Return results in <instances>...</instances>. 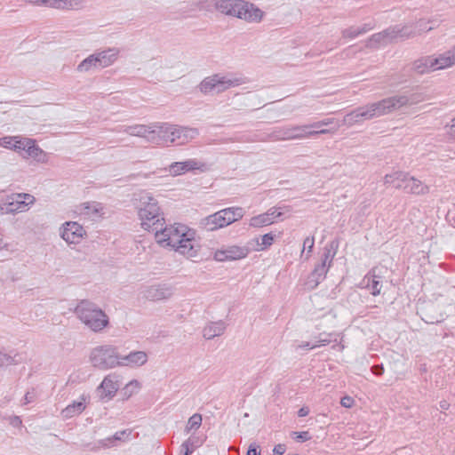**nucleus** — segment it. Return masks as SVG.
Returning a JSON list of instances; mask_svg holds the SVG:
<instances>
[{
    "mask_svg": "<svg viewBox=\"0 0 455 455\" xmlns=\"http://www.w3.org/2000/svg\"><path fill=\"white\" fill-rule=\"evenodd\" d=\"M154 236L161 247L172 248L188 259L199 256L201 246L196 240V231L184 224L167 225L160 230H156Z\"/></svg>",
    "mask_w": 455,
    "mask_h": 455,
    "instance_id": "nucleus-1",
    "label": "nucleus"
},
{
    "mask_svg": "<svg viewBox=\"0 0 455 455\" xmlns=\"http://www.w3.org/2000/svg\"><path fill=\"white\" fill-rule=\"evenodd\" d=\"M140 227L147 232L156 230L158 226L164 224V212L157 199L150 193L140 195L134 204Z\"/></svg>",
    "mask_w": 455,
    "mask_h": 455,
    "instance_id": "nucleus-2",
    "label": "nucleus"
},
{
    "mask_svg": "<svg viewBox=\"0 0 455 455\" xmlns=\"http://www.w3.org/2000/svg\"><path fill=\"white\" fill-rule=\"evenodd\" d=\"M74 313L89 331L100 333L109 327V315L95 302L82 299L75 307Z\"/></svg>",
    "mask_w": 455,
    "mask_h": 455,
    "instance_id": "nucleus-3",
    "label": "nucleus"
},
{
    "mask_svg": "<svg viewBox=\"0 0 455 455\" xmlns=\"http://www.w3.org/2000/svg\"><path fill=\"white\" fill-rule=\"evenodd\" d=\"M198 136L196 128L179 126L169 123H158L156 145L169 147L185 145Z\"/></svg>",
    "mask_w": 455,
    "mask_h": 455,
    "instance_id": "nucleus-4",
    "label": "nucleus"
},
{
    "mask_svg": "<svg viewBox=\"0 0 455 455\" xmlns=\"http://www.w3.org/2000/svg\"><path fill=\"white\" fill-rule=\"evenodd\" d=\"M120 354L116 347L110 344L99 345L92 347L88 355L91 365L100 371L119 367Z\"/></svg>",
    "mask_w": 455,
    "mask_h": 455,
    "instance_id": "nucleus-5",
    "label": "nucleus"
},
{
    "mask_svg": "<svg viewBox=\"0 0 455 455\" xmlns=\"http://www.w3.org/2000/svg\"><path fill=\"white\" fill-rule=\"evenodd\" d=\"M245 83L242 76L232 74H214L205 77L198 85L204 94L220 93Z\"/></svg>",
    "mask_w": 455,
    "mask_h": 455,
    "instance_id": "nucleus-6",
    "label": "nucleus"
},
{
    "mask_svg": "<svg viewBox=\"0 0 455 455\" xmlns=\"http://www.w3.org/2000/svg\"><path fill=\"white\" fill-rule=\"evenodd\" d=\"M244 210L241 207H229L220 210L202 220V226L209 231L225 228L235 221L241 220Z\"/></svg>",
    "mask_w": 455,
    "mask_h": 455,
    "instance_id": "nucleus-7",
    "label": "nucleus"
},
{
    "mask_svg": "<svg viewBox=\"0 0 455 455\" xmlns=\"http://www.w3.org/2000/svg\"><path fill=\"white\" fill-rule=\"evenodd\" d=\"M60 237L69 246L79 245L88 237L86 228L77 221H66L59 228Z\"/></svg>",
    "mask_w": 455,
    "mask_h": 455,
    "instance_id": "nucleus-8",
    "label": "nucleus"
},
{
    "mask_svg": "<svg viewBox=\"0 0 455 455\" xmlns=\"http://www.w3.org/2000/svg\"><path fill=\"white\" fill-rule=\"evenodd\" d=\"M334 132L330 129H321V130H310L308 125H301V126H290L281 128L276 132L275 138L276 140H301L306 139L313 135L317 134H326Z\"/></svg>",
    "mask_w": 455,
    "mask_h": 455,
    "instance_id": "nucleus-9",
    "label": "nucleus"
},
{
    "mask_svg": "<svg viewBox=\"0 0 455 455\" xmlns=\"http://www.w3.org/2000/svg\"><path fill=\"white\" fill-rule=\"evenodd\" d=\"M249 253L250 250L246 246L228 244L215 250L212 258L217 262L235 261L245 259Z\"/></svg>",
    "mask_w": 455,
    "mask_h": 455,
    "instance_id": "nucleus-10",
    "label": "nucleus"
},
{
    "mask_svg": "<svg viewBox=\"0 0 455 455\" xmlns=\"http://www.w3.org/2000/svg\"><path fill=\"white\" fill-rule=\"evenodd\" d=\"M205 169V164L196 158H188L184 161L172 162L164 168L168 175L172 178L185 175L188 172L196 171L204 172Z\"/></svg>",
    "mask_w": 455,
    "mask_h": 455,
    "instance_id": "nucleus-11",
    "label": "nucleus"
},
{
    "mask_svg": "<svg viewBox=\"0 0 455 455\" xmlns=\"http://www.w3.org/2000/svg\"><path fill=\"white\" fill-rule=\"evenodd\" d=\"M289 212L290 209L288 206L271 207L266 212L251 217L249 220V225L252 228L269 226L278 220H282Z\"/></svg>",
    "mask_w": 455,
    "mask_h": 455,
    "instance_id": "nucleus-12",
    "label": "nucleus"
},
{
    "mask_svg": "<svg viewBox=\"0 0 455 455\" xmlns=\"http://www.w3.org/2000/svg\"><path fill=\"white\" fill-rule=\"evenodd\" d=\"M36 198L28 193H20L10 196L5 203V213L24 212L33 205Z\"/></svg>",
    "mask_w": 455,
    "mask_h": 455,
    "instance_id": "nucleus-13",
    "label": "nucleus"
},
{
    "mask_svg": "<svg viewBox=\"0 0 455 455\" xmlns=\"http://www.w3.org/2000/svg\"><path fill=\"white\" fill-rule=\"evenodd\" d=\"M237 11L238 14L236 18L247 23H260L266 16L263 10L253 3L245 0H241L239 10Z\"/></svg>",
    "mask_w": 455,
    "mask_h": 455,
    "instance_id": "nucleus-14",
    "label": "nucleus"
},
{
    "mask_svg": "<svg viewBox=\"0 0 455 455\" xmlns=\"http://www.w3.org/2000/svg\"><path fill=\"white\" fill-rule=\"evenodd\" d=\"M120 387L119 378L116 374H108L104 377L99 387L97 394L100 400L108 402L112 400Z\"/></svg>",
    "mask_w": 455,
    "mask_h": 455,
    "instance_id": "nucleus-15",
    "label": "nucleus"
},
{
    "mask_svg": "<svg viewBox=\"0 0 455 455\" xmlns=\"http://www.w3.org/2000/svg\"><path fill=\"white\" fill-rule=\"evenodd\" d=\"M142 296L148 301H162L170 299L172 296V289L166 283H155L145 287Z\"/></svg>",
    "mask_w": 455,
    "mask_h": 455,
    "instance_id": "nucleus-16",
    "label": "nucleus"
},
{
    "mask_svg": "<svg viewBox=\"0 0 455 455\" xmlns=\"http://www.w3.org/2000/svg\"><path fill=\"white\" fill-rule=\"evenodd\" d=\"M376 112L372 103L357 108L354 111L348 113L344 117V124L353 126L357 123L376 118Z\"/></svg>",
    "mask_w": 455,
    "mask_h": 455,
    "instance_id": "nucleus-17",
    "label": "nucleus"
},
{
    "mask_svg": "<svg viewBox=\"0 0 455 455\" xmlns=\"http://www.w3.org/2000/svg\"><path fill=\"white\" fill-rule=\"evenodd\" d=\"M158 123L150 124H134L126 128V132L132 136L143 138L146 141L156 145Z\"/></svg>",
    "mask_w": 455,
    "mask_h": 455,
    "instance_id": "nucleus-18",
    "label": "nucleus"
},
{
    "mask_svg": "<svg viewBox=\"0 0 455 455\" xmlns=\"http://www.w3.org/2000/svg\"><path fill=\"white\" fill-rule=\"evenodd\" d=\"M400 188H403L404 192L413 195H426L429 192V187L426 185L420 180L405 174L400 180Z\"/></svg>",
    "mask_w": 455,
    "mask_h": 455,
    "instance_id": "nucleus-19",
    "label": "nucleus"
},
{
    "mask_svg": "<svg viewBox=\"0 0 455 455\" xmlns=\"http://www.w3.org/2000/svg\"><path fill=\"white\" fill-rule=\"evenodd\" d=\"M397 34L398 32L395 27L389 28L379 33L372 35L369 38L367 45L372 48L387 45L395 41Z\"/></svg>",
    "mask_w": 455,
    "mask_h": 455,
    "instance_id": "nucleus-20",
    "label": "nucleus"
},
{
    "mask_svg": "<svg viewBox=\"0 0 455 455\" xmlns=\"http://www.w3.org/2000/svg\"><path fill=\"white\" fill-rule=\"evenodd\" d=\"M148 356L145 351H132L128 355L120 354L119 367L138 368L148 362Z\"/></svg>",
    "mask_w": 455,
    "mask_h": 455,
    "instance_id": "nucleus-21",
    "label": "nucleus"
},
{
    "mask_svg": "<svg viewBox=\"0 0 455 455\" xmlns=\"http://www.w3.org/2000/svg\"><path fill=\"white\" fill-rule=\"evenodd\" d=\"M100 68L112 66L119 58L120 50L116 47H109L102 51L93 52Z\"/></svg>",
    "mask_w": 455,
    "mask_h": 455,
    "instance_id": "nucleus-22",
    "label": "nucleus"
},
{
    "mask_svg": "<svg viewBox=\"0 0 455 455\" xmlns=\"http://www.w3.org/2000/svg\"><path fill=\"white\" fill-rule=\"evenodd\" d=\"M240 3L241 0H216L213 5L220 13L236 18Z\"/></svg>",
    "mask_w": 455,
    "mask_h": 455,
    "instance_id": "nucleus-23",
    "label": "nucleus"
},
{
    "mask_svg": "<svg viewBox=\"0 0 455 455\" xmlns=\"http://www.w3.org/2000/svg\"><path fill=\"white\" fill-rule=\"evenodd\" d=\"M225 330L226 324L223 321L209 322L204 326L202 335L205 339H212L221 336Z\"/></svg>",
    "mask_w": 455,
    "mask_h": 455,
    "instance_id": "nucleus-24",
    "label": "nucleus"
},
{
    "mask_svg": "<svg viewBox=\"0 0 455 455\" xmlns=\"http://www.w3.org/2000/svg\"><path fill=\"white\" fill-rule=\"evenodd\" d=\"M398 100L396 97H390L384 99L378 102H373V108L376 112V116L379 117L387 115L395 109Z\"/></svg>",
    "mask_w": 455,
    "mask_h": 455,
    "instance_id": "nucleus-25",
    "label": "nucleus"
},
{
    "mask_svg": "<svg viewBox=\"0 0 455 455\" xmlns=\"http://www.w3.org/2000/svg\"><path fill=\"white\" fill-rule=\"evenodd\" d=\"M86 408L84 397H80L78 401L73 402L61 411V416L64 419H71L80 415Z\"/></svg>",
    "mask_w": 455,
    "mask_h": 455,
    "instance_id": "nucleus-26",
    "label": "nucleus"
},
{
    "mask_svg": "<svg viewBox=\"0 0 455 455\" xmlns=\"http://www.w3.org/2000/svg\"><path fill=\"white\" fill-rule=\"evenodd\" d=\"M98 69H100V67L94 53L90 54L83 60L76 68L80 74H88Z\"/></svg>",
    "mask_w": 455,
    "mask_h": 455,
    "instance_id": "nucleus-27",
    "label": "nucleus"
},
{
    "mask_svg": "<svg viewBox=\"0 0 455 455\" xmlns=\"http://www.w3.org/2000/svg\"><path fill=\"white\" fill-rule=\"evenodd\" d=\"M24 136H4L0 138V147L16 152H20V146Z\"/></svg>",
    "mask_w": 455,
    "mask_h": 455,
    "instance_id": "nucleus-28",
    "label": "nucleus"
},
{
    "mask_svg": "<svg viewBox=\"0 0 455 455\" xmlns=\"http://www.w3.org/2000/svg\"><path fill=\"white\" fill-rule=\"evenodd\" d=\"M80 214L95 219L103 214V208L97 203H84L81 205Z\"/></svg>",
    "mask_w": 455,
    "mask_h": 455,
    "instance_id": "nucleus-29",
    "label": "nucleus"
},
{
    "mask_svg": "<svg viewBox=\"0 0 455 455\" xmlns=\"http://www.w3.org/2000/svg\"><path fill=\"white\" fill-rule=\"evenodd\" d=\"M84 0H50V8L74 10L82 6Z\"/></svg>",
    "mask_w": 455,
    "mask_h": 455,
    "instance_id": "nucleus-30",
    "label": "nucleus"
},
{
    "mask_svg": "<svg viewBox=\"0 0 455 455\" xmlns=\"http://www.w3.org/2000/svg\"><path fill=\"white\" fill-rule=\"evenodd\" d=\"M141 383L137 379H132L127 382L120 391L122 397L125 400L137 395L141 389Z\"/></svg>",
    "mask_w": 455,
    "mask_h": 455,
    "instance_id": "nucleus-31",
    "label": "nucleus"
},
{
    "mask_svg": "<svg viewBox=\"0 0 455 455\" xmlns=\"http://www.w3.org/2000/svg\"><path fill=\"white\" fill-rule=\"evenodd\" d=\"M412 68L420 75L432 73L431 60L429 55L420 57L414 60Z\"/></svg>",
    "mask_w": 455,
    "mask_h": 455,
    "instance_id": "nucleus-32",
    "label": "nucleus"
},
{
    "mask_svg": "<svg viewBox=\"0 0 455 455\" xmlns=\"http://www.w3.org/2000/svg\"><path fill=\"white\" fill-rule=\"evenodd\" d=\"M441 70L448 69L455 66V52L451 47L450 50L438 53Z\"/></svg>",
    "mask_w": 455,
    "mask_h": 455,
    "instance_id": "nucleus-33",
    "label": "nucleus"
},
{
    "mask_svg": "<svg viewBox=\"0 0 455 455\" xmlns=\"http://www.w3.org/2000/svg\"><path fill=\"white\" fill-rule=\"evenodd\" d=\"M423 101V97L419 92H406L400 96V108L409 107Z\"/></svg>",
    "mask_w": 455,
    "mask_h": 455,
    "instance_id": "nucleus-34",
    "label": "nucleus"
},
{
    "mask_svg": "<svg viewBox=\"0 0 455 455\" xmlns=\"http://www.w3.org/2000/svg\"><path fill=\"white\" fill-rule=\"evenodd\" d=\"M275 241V235L272 233H267L259 237L255 238L256 251H261L268 249Z\"/></svg>",
    "mask_w": 455,
    "mask_h": 455,
    "instance_id": "nucleus-35",
    "label": "nucleus"
},
{
    "mask_svg": "<svg viewBox=\"0 0 455 455\" xmlns=\"http://www.w3.org/2000/svg\"><path fill=\"white\" fill-rule=\"evenodd\" d=\"M37 145L36 141L31 138L24 137L21 146L20 152L19 153L24 159H29L30 155L33 152V148Z\"/></svg>",
    "mask_w": 455,
    "mask_h": 455,
    "instance_id": "nucleus-36",
    "label": "nucleus"
},
{
    "mask_svg": "<svg viewBox=\"0 0 455 455\" xmlns=\"http://www.w3.org/2000/svg\"><path fill=\"white\" fill-rule=\"evenodd\" d=\"M29 159L40 164H47L50 161L49 154L41 148L38 144L33 148Z\"/></svg>",
    "mask_w": 455,
    "mask_h": 455,
    "instance_id": "nucleus-37",
    "label": "nucleus"
},
{
    "mask_svg": "<svg viewBox=\"0 0 455 455\" xmlns=\"http://www.w3.org/2000/svg\"><path fill=\"white\" fill-rule=\"evenodd\" d=\"M371 28L364 27H351L342 31V36L345 38H355L362 34L366 33Z\"/></svg>",
    "mask_w": 455,
    "mask_h": 455,
    "instance_id": "nucleus-38",
    "label": "nucleus"
},
{
    "mask_svg": "<svg viewBox=\"0 0 455 455\" xmlns=\"http://www.w3.org/2000/svg\"><path fill=\"white\" fill-rule=\"evenodd\" d=\"M363 282L366 283V286L372 295L376 296L380 293L381 285L375 276H366Z\"/></svg>",
    "mask_w": 455,
    "mask_h": 455,
    "instance_id": "nucleus-39",
    "label": "nucleus"
},
{
    "mask_svg": "<svg viewBox=\"0 0 455 455\" xmlns=\"http://www.w3.org/2000/svg\"><path fill=\"white\" fill-rule=\"evenodd\" d=\"M201 424H202V416L198 413H196L189 418V419L187 423L186 429L188 432L196 430L200 427Z\"/></svg>",
    "mask_w": 455,
    "mask_h": 455,
    "instance_id": "nucleus-40",
    "label": "nucleus"
},
{
    "mask_svg": "<svg viewBox=\"0 0 455 455\" xmlns=\"http://www.w3.org/2000/svg\"><path fill=\"white\" fill-rule=\"evenodd\" d=\"M128 435H129V434L126 433L125 431L117 432L113 436L104 440V442H105L104 445L108 446V447L113 446V445H115V442L116 441H117V440H124Z\"/></svg>",
    "mask_w": 455,
    "mask_h": 455,
    "instance_id": "nucleus-41",
    "label": "nucleus"
},
{
    "mask_svg": "<svg viewBox=\"0 0 455 455\" xmlns=\"http://www.w3.org/2000/svg\"><path fill=\"white\" fill-rule=\"evenodd\" d=\"M330 343V339H320L317 343L310 345L309 342H302L298 346L299 348L301 349H314L316 347H319L320 346H325Z\"/></svg>",
    "mask_w": 455,
    "mask_h": 455,
    "instance_id": "nucleus-42",
    "label": "nucleus"
},
{
    "mask_svg": "<svg viewBox=\"0 0 455 455\" xmlns=\"http://www.w3.org/2000/svg\"><path fill=\"white\" fill-rule=\"evenodd\" d=\"M334 256L335 251H331V250H328L327 252L324 254V259L322 266L324 274H326L327 271L329 270Z\"/></svg>",
    "mask_w": 455,
    "mask_h": 455,
    "instance_id": "nucleus-43",
    "label": "nucleus"
},
{
    "mask_svg": "<svg viewBox=\"0 0 455 455\" xmlns=\"http://www.w3.org/2000/svg\"><path fill=\"white\" fill-rule=\"evenodd\" d=\"M418 34H419V31L410 29V28H408L406 26L403 27L400 30V37L410 38V37H413V36H417Z\"/></svg>",
    "mask_w": 455,
    "mask_h": 455,
    "instance_id": "nucleus-44",
    "label": "nucleus"
},
{
    "mask_svg": "<svg viewBox=\"0 0 455 455\" xmlns=\"http://www.w3.org/2000/svg\"><path fill=\"white\" fill-rule=\"evenodd\" d=\"M292 435L294 436V438L299 442H306V441H308L311 436L309 435V433L307 431H303V432H293L292 433Z\"/></svg>",
    "mask_w": 455,
    "mask_h": 455,
    "instance_id": "nucleus-45",
    "label": "nucleus"
},
{
    "mask_svg": "<svg viewBox=\"0 0 455 455\" xmlns=\"http://www.w3.org/2000/svg\"><path fill=\"white\" fill-rule=\"evenodd\" d=\"M340 404L341 406L349 409L355 405V400L349 395H345L341 398Z\"/></svg>",
    "mask_w": 455,
    "mask_h": 455,
    "instance_id": "nucleus-46",
    "label": "nucleus"
},
{
    "mask_svg": "<svg viewBox=\"0 0 455 455\" xmlns=\"http://www.w3.org/2000/svg\"><path fill=\"white\" fill-rule=\"evenodd\" d=\"M429 57H430V60H431V67H432L433 72L440 71L441 68H440L438 54H432V55H429Z\"/></svg>",
    "mask_w": 455,
    "mask_h": 455,
    "instance_id": "nucleus-47",
    "label": "nucleus"
},
{
    "mask_svg": "<svg viewBox=\"0 0 455 455\" xmlns=\"http://www.w3.org/2000/svg\"><path fill=\"white\" fill-rule=\"evenodd\" d=\"M314 243H315V240H314V237H306L304 239V242H303V250H302V252H304V251L306 250V248H307V251H308V253L311 252L312 251V248L314 246Z\"/></svg>",
    "mask_w": 455,
    "mask_h": 455,
    "instance_id": "nucleus-48",
    "label": "nucleus"
},
{
    "mask_svg": "<svg viewBox=\"0 0 455 455\" xmlns=\"http://www.w3.org/2000/svg\"><path fill=\"white\" fill-rule=\"evenodd\" d=\"M12 358L10 355L0 351V369L11 363Z\"/></svg>",
    "mask_w": 455,
    "mask_h": 455,
    "instance_id": "nucleus-49",
    "label": "nucleus"
},
{
    "mask_svg": "<svg viewBox=\"0 0 455 455\" xmlns=\"http://www.w3.org/2000/svg\"><path fill=\"white\" fill-rule=\"evenodd\" d=\"M331 124H333V119H326V120H323L321 122L315 123L308 126H309V129L310 128H321L322 126L329 125Z\"/></svg>",
    "mask_w": 455,
    "mask_h": 455,
    "instance_id": "nucleus-50",
    "label": "nucleus"
},
{
    "mask_svg": "<svg viewBox=\"0 0 455 455\" xmlns=\"http://www.w3.org/2000/svg\"><path fill=\"white\" fill-rule=\"evenodd\" d=\"M181 452L183 453V455H190L193 452V450L190 447V440L182 443Z\"/></svg>",
    "mask_w": 455,
    "mask_h": 455,
    "instance_id": "nucleus-51",
    "label": "nucleus"
},
{
    "mask_svg": "<svg viewBox=\"0 0 455 455\" xmlns=\"http://www.w3.org/2000/svg\"><path fill=\"white\" fill-rule=\"evenodd\" d=\"M28 3L35 5H43L50 8V0H26Z\"/></svg>",
    "mask_w": 455,
    "mask_h": 455,
    "instance_id": "nucleus-52",
    "label": "nucleus"
},
{
    "mask_svg": "<svg viewBox=\"0 0 455 455\" xmlns=\"http://www.w3.org/2000/svg\"><path fill=\"white\" fill-rule=\"evenodd\" d=\"M286 451V447L283 443L276 444L274 449L273 452L276 455H283Z\"/></svg>",
    "mask_w": 455,
    "mask_h": 455,
    "instance_id": "nucleus-53",
    "label": "nucleus"
},
{
    "mask_svg": "<svg viewBox=\"0 0 455 455\" xmlns=\"http://www.w3.org/2000/svg\"><path fill=\"white\" fill-rule=\"evenodd\" d=\"M258 448L259 446L257 444L251 443L249 446L246 455H260L259 452L258 451Z\"/></svg>",
    "mask_w": 455,
    "mask_h": 455,
    "instance_id": "nucleus-54",
    "label": "nucleus"
},
{
    "mask_svg": "<svg viewBox=\"0 0 455 455\" xmlns=\"http://www.w3.org/2000/svg\"><path fill=\"white\" fill-rule=\"evenodd\" d=\"M9 244L5 242L4 236L0 234V251L7 250Z\"/></svg>",
    "mask_w": 455,
    "mask_h": 455,
    "instance_id": "nucleus-55",
    "label": "nucleus"
},
{
    "mask_svg": "<svg viewBox=\"0 0 455 455\" xmlns=\"http://www.w3.org/2000/svg\"><path fill=\"white\" fill-rule=\"evenodd\" d=\"M308 413H309V410L307 407H302L298 411L299 417H306Z\"/></svg>",
    "mask_w": 455,
    "mask_h": 455,
    "instance_id": "nucleus-56",
    "label": "nucleus"
},
{
    "mask_svg": "<svg viewBox=\"0 0 455 455\" xmlns=\"http://www.w3.org/2000/svg\"><path fill=\"white\" fill-rule=\"evenodd\" d=\"M11 424L14 427H20L21 425V419L19 417L12 419Z\"/></svg>",
    "mask_w": 455,
    "mask_h": 455,
    "instance_id": "nucleus-57",
    "label": "nucleus"
},
{
    "mask_svg": "<svg viewBox=\"0 0 455 455\" xmlns=\"http://www.w3.org/2000/svg\"><path fill=\"white\" fill-rule=\"evenodd\" d=\"M450 129H451V132L455 135V117H453V118L451 120V123H450Z\"/></svg>",
    "mask_w": 455,
    "mask_h": 455,
    "instance_id": "nucleus-58",
    "label": "nucleus"
},
{
    "mask_svg": "<svg viewBox=\"0 0 455 455\" xmlns=\"http://www.w3.org/2000/svg\"><path fill=\"white\" fill-rule=\"evenodd\" d=\"M372 371H373V373L376 375H379L382 373V368H380L379 366H374L372 368Z\"/></svg>",
    "mask_w": 455,
    "mask_h": 455,
    "instance_id": "nucleus-59",
    "label": "nucleus"
},
{
    "mask_svg": "<svg viewBox=\"0 0 455 455\" xmlns=\"http://www.w3.org/2000/svg\"><path fill=\"white\" fill-rule=\"evenodd\" d=\"M288 455H299L298 453H289Z\"/></svg>",
    "mask_w": 455,
    "mask_h": 455,
    "instance_id": "nucleus-60",
    "label": "nucleus"
},
{
    "mask_svg": "<svg viewBox=\"0 0 455 455\" xmlns=\"http://www.w3.org/2000/svg\"><path fill=\"white\" fill-rule=\"evenodd\" d=\"M340 349H341V350H343V349H344V346H343V345H341V346H340Z\"/></svg>",
    "mask_w": 455,
    "mask_h": 455,
    "instance_id": "nucleus-61",
    "label": "nucleus"
}]
</instances>
